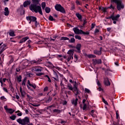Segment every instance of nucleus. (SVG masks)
<instances>
[{
    "instance_id": "nucleus-1",
    "label": "nucleus",
    "mask_w": 125,
    "mask_h": 125,
    "mask_svg": "<svg viewBox=\"0 0 125 125\" xmlns=\"http://www.w3.org/2000/svg\"><path fill=\"white\" fill-rule=\"evenodd\" d=\"M39 4H37L36 3H33L29 6V9L32 12H35V13H40L41 15H42V7L39 5Z\"/></svg>"
},
{
    "instance_id": "nucleus-2",
    "label": "nucleus",
    "mask_w": 125,
    "mask_h": 125,
    "mask_svg": "<svg viewBox=\"0 0 125 125\" xmlns=\"http://www.w3.org/2000/svg\"><path fill=\"white\" fill-rule=\"evenodd\" d=\"M17 123L21 125H33V123L30 122V118L28 117H25L23 119H18Z\"/></svg>"
},
{
    "instance_id": "nucleus-3",
    "label": "nucleus",
    "mask_w": 125,
    "mask_h": 125,
    "mask_svg": "<svg viewBox=\"0 0 125 125\" xmlns=\"http://www.w3.org/2000/svg\"><path fill=\"white\" fill-rule=\"evenodd\" d=\"M113 2L116 3V7L119 11H121L122 9L125 8V5L123 3L122 1L120 0H112Z\"/></svg>"
},
{
    "instance_id": "nucleus-4",
    "label": "nucleus",
    "mask_w": 125,
    "mask_h": 125,
    "mask_svg": "<svg viewBox=\"0 0 125 125\" xmlns=\"http://www.w3.org/2000/svg\"><path fill=\"white\" fill-rule=\"evenodd\" d=\"M55 9H56L57 11H59L61 13H63V14H66L65 8H64V7L60 4H56L55 6Z\"/></svg>"
},
{
    "instance_id": "nucleus-5",
    "label": "nucleus",
    "mask_w": 125,
    "mask_h": 125,
    "mask_svg": "<svg viewBox=\"0 0 125 125\" xmlns=\"http://www.w3.org/2000/svg\"><path fill=\"white\" fill-rule=\"evenodd\" d=\"M34 70L35 72H36L35 74L36 76H38V77H40L41 76H42V75H44L43 73H42V67L41 66H35L34 68Z\"/></svg>"
},
{
    "instance_id": "nucleus-6",
    "label": "nucleus",
    "mask_w": 125,
    "mask_h": 125,
    "mask_svg": "<svg viewBox=\"0 0 125 125\" xmlns=\"http://www.w3.org/2000/svg\"><path fill=\"white\" fill-rule=\"evenodd\" d=\"M73 92L74 93H75L76 96L79 95V94H81V91H80V89L78 88V87L77 86V82H75L73 84Z\"/></svg>"
},
{
    "instance_id": "nucleus-7",
    "label": "nucleus",
    "mask_w": 125,
    "mask_h": 125,
    "mask_svg": "<svg viewBox=\"0 0 125 125\" xmlns=\"http://www.w3.org/2000/svg\"><path fill=\"white\" fill-rule=\"evenodd\" d=\"M26 20L27 21H31L32 22H35L37 20V18L35 16H28L26 17Z\"/></svg>"
},
{
    "instance_id": "nucleus-8",
    "label": "nucleus",
    "mask_w": 125,
    "mask_h": 125,
    "mask_svg": "<svg viewBox=\"0 0 125 125\" xmlns=\"http://www.w3.org/2000/svg\"><path fill=\"white\" fill-rule=\"evenodd\" d=\"M42 59H38L36 61H32L31 62V64H35V65H39L42 64Z\"/></svg>"
},
{
    "instance_id": "nucleus-9",
    "label": "nucleus",
    "mask_w": 125,
    "mask_h": 125,
    "mask_svg": "<svg viewBox=\"0 0 125 125\" xmlns=\"http://www.w3.org/2000/svg\"><path fill=\"white\" fill-rule=\"evenodd\" d=\"M92 62H93V64L94 66H95V65L96 64H101V63H102V61L101 60V59H93L92 60Z\"/></svg>"
},
{
    "instance_id": "nucleus-10",
    "label": "nucleus",
    "mask_w": 125,
    "mask_h": 125,
    "mask_svg": "<svg viewBox=\"0 0 125 125\" xmlns=\"http://www.w3.org/2000/svg\"><path fill=\"white\" fill-rule=\"evenodd\" d=\"M120 15L118 14L116 16L111 15L110 17V19H112V21H119V18H120Z\"/></svg>"
},
{
    "instance_id": "nucleus-11",
    "label": "nucleus",
    "mask_w": 125,
    "mask_h": 125,
    "mask_svg": "<svg viewBox=\"0 0 125 125\" xmlns=\"http://www.w3.org/2000/svg\"><path fill=\"white\" fill-rule=\"evenodd\" d=\"M32 44L33 42L30 40L27 42L26 44H28V47L29 49H33V48H34V46H32Z\"/></svg>"
},
{
    "instance_id": "nucleus-12",
    "label": "nucleus",
    "mask_w": 125,
    "mask_h": 125,
    "mask_svg": "<svg viewBox=\"0 0 125 125\" xmlns=\"http://www.w3.org/2000/svg\"><path fill=\"white\" fill-rule=\"evenodd\" d=\"M31 0H25L23 2V6L24 7H27L28 5H31Z\"/></svg>"
},
{
    "instance_id": "nucleus-13",
    "label": "nucleus",
    "mask_w": 125,
    "mask_h": 125,
    "mask_svg": "<svg viewBox=\"0 0 125 125\" xmlns=\"http://www.w3.org/2000/svg\"><path fill=\"white\" fill-rule=\"evenodd\" d=\"M82 47V44L80 43H77L76 45V46H75V48L77 49V52L78 53H81V48Z\"/></svg>"
},
{
    "instance_id": "nucleus-14",
    "label": "nucleus",
    "mask_w": 125,
    "mask_h": 125,
    "mask_svg": "<svg viewBox=\"0 0 125 125\" xmlns=\"http://www.w3.org/2000/svg\"><path fill=\"white\" fill-rule=\"evenodd\" d=\"M108 8H110V7H108L107 8H105V7H99V10H102V11H103V12H104L105 14H107V9H108Z\"/></svg>"
},
{
    "instance_id": "nucleus-15",
    "label": "nucleus",
    "mask_w": 125,
    "mask_h": 125,
    "mask_svg": "<svg viewBox=\"0 0 125 125\" xmlns=\"http://www.w3.org/2000/svg\"><path fill=\"white\" fill-rule=\"evenodd\" d=\"M28 40H29V37H23L20 41L19 43H23Z\"/></svg>"
},
{
    "instance_id": "nucleus-16",
    "label": "nucleus",
    "mask_w": 125,
    "mask_h": 125,
    "mask_svg": "<svg viewBox=\"0 0 125 125\" xmlns=\"http://www.w3.org/2000/svg\"><path fill=\"white\" fill-rule=\"evenodd\" d=\"M6 46H7L6 44H3V45H2L1 46V49L0 51H1V52H3V51H5V49H6Z\"/></svg>"
},
{
    "instance_id": "nucleus-17",
    "label": "nucleus",
    "mask_w": 125,
    "mask_h": 125,
    "mask_svg": "<svg viewBox=\"0 0 125 125\" xmlns=\"http://www.w3.org/2000/svg\"><path fill=\"white\" fill-rule=\"evenodd\" d=\"M104 84H105V85H110V81H109L108 78L104 79Z\"/></svg>"
},
{
    "instance_id": "nucleus-18",
    "label": "nucleus",
    "mask_w": 125,
    "mask_h": 125,
    "mask_svg": "<svg viewBox=\"0 0 125 125\" xmlns=\"http://www.w3.org/2000/svg\"><path fill=\"white\" fill-rule=\"evenodd\" d=\"M76 16L80 21H83V16L80 13H76Z\"/></svg>"
},
{
    "instance_id": "nucleus-19",
    "label": "nucleus",
    "mask_w": 125,
    "mask_h": 125,
    "mask_svg": "<svg viewBox=\"0 0 125 125\" xmlns=\"http://www.w3.org/2000/svg\"><path fill=\"white\" fill-rule=\"evenodd\" d=\"M26 83H27V77H25L23 79L21 85L23 86H26Z\"/></svg>"
},
{
    "instance_id": "nucleus-20",
    "label": "nucleus",
    "mask_w": 125,
    "mask_h": 125,
    "mask_svg": "<svg viewBox=\"0 0 125 125\" xmlns=\"http://www.w3.org/2000/svg\"><path fill=\"white\" fill-rule=\"evenodd\" d=\"M73 30L74 31L75 34L79 35V33L80 32V29L77 27H74L73 28Z\"/></svg>"
},
{
    "instance_id": "nucleus-21",
    "label": "nucleus",
    "mask_w": 125,
    "mask_h": 125,
    "mask_svg": "<svg viewBox=\"0 0 125 125\" xmlns=\"http://www.w3.org/2000/svg\"><path fill=\"white\" fill-rule=\"evenodd\" d=\"M67 54H68L69 56H73V55H74V50H69L67 52Z\"/></svg>"
},
{
    "instance_id": "nucleus-22",
    "label": "nucleus",
    "mask_w": 125,
    "mask_h": 125,
    "mask_svg": "<svg viewBox=\"0 0 125 125\" xmlns=\"http://www.w3.org/2000/svg\"><path fill=\"white\" fill-rule=\"evenodd\" d=\"M93 52L96 55H101L102 54V52H100V51L97 50H94Z\"/></svg>"
},
{
    "instance_id": "nucleus-23",
    "label": "nucleus",
    "mask_w": 125,
    "mask_h": 125,
    "mask_svg": "<svg viewBox=\"0 0 125 125\" xmlns=\"http://www.w3.org/2000/svg\"><path fill=\"white\" fill-rule=\"evenodd\" d=\"M68 42L70 43H75V42H76V40H75V38H71L70 40V39H69Z\"/></svg>"
},
{
    "instance_id": "nucleus-24",
    "label": "nucleus",
    "mask_w": 125,
    "mask_h": 125,
    "mask_svg": "<svg viewBox=\"0 0 125 125\" xmlns=\"http://www.w3.org/2000/svg\"><path fill=\"white\" fill-rule=\"evenodd\" d=\"M78 100L79 99L77 98H76L75 100L73 101L72 104H73V105H74L75 106H77Z\"/></svg>"
},
{
    "instance_id": "nucleus-25",
    "label": "nucleus",
    "mask_w": 125,
    "mask_h": 125,
    "mask_svg": "<svg viewBox=\"0 0 125 125\" xmlns=\"http://www.w3.org/2000/svg\"><path fill=\"white\" fill-rule=\"evenodd\" d=\"M20 92L21 93V95L22 97H25V95L24 94L25 92L23 91V90H22V87H20Z\"/></svg>"
},
{
    "instance_id": "nucleus-26",
    "label": "nucleus",
    "mask_w": 125,
    "mask_h": 125,
    "mask_svg": "<svg viewBox=\"0 0 125 125\" xmlns=\"http://www.w3.org/2000/svg\"><path fill=\"white\" fill-rule=\"evenodd\" d=\"M45 11L46 13H49L51 11V9L48 7H46L45 8Z\"/></svg>"
},
{
    "instance_id": "nucleus-27",
    "label": "nucleus",
    "mask_w": 125,
    "mask_h": 125,
    "mask_svg": "<svg viewBox=\"0 0 125 125\" xmlns=\"http://www.w3.org/2000/svg\"><path fill=\"white\" fill-rule=\"evenodd\" d=\"M17 81L19 83H21L22 82V76L19 75V76L17 77Z\"/></svg>"
},
{
    "instance_id": "nucleus-28",
    "label": "nucleus",
    "mask_w": 125,
    "mask_h": 125,
    "mask_svg": "<svg viewBox=\"0 0 125 125\" xmlns=\"http://www.w3.org/2000/svg\"><path fill=\"white\" fill-rule=\"evenodd\" d=\"M53 113H57V114H60V113H61L62 111L61 110L55 109L53 110Z\"/></svg>"
},
{
    "instance_id": "nucleus-29",
    "label": "nucleus",
    "mask_w": 125,
    "mask_h": 125,
    "mask_svg": "<svg viewBox=\"0 0 125 125\" xmlns=\"http://www.w3.org/2000/svg\"><path fill=\"white\" fill-rule=\"evenodd\" d=\"M7 113H9V114H13L14 113V110L12 109V108H8V110H7Z\"/></svg>"
},
{
    "instance_id": "nucleus-30",
    "label": "nucleus",
    "mask_w": 125,
    "mask_h": 125,
    "mask_svg": "<svg viewBox=\"0 0 125 125\" xmlns=\"http://www.w3.org/2000/svg\"><path fill=\"white\" fill-rule=\"evenodd\" d=\"M9 35L10 37H15V36H16L15 33H14V31H10L9 33Z\"/></svg>"
},
{
    "instance_id": "nucleus-31",
    "label": "nucleus",
    "mask_w": 125,
    "mask_h": 125,
    "mask_svg": "<svg viewBox=\"0 0 125 125\" xmlns=\"http://www.w3.org/2000/svg\"><path fill=\"white\" fill-rule=\"evenodd\" d=\"M42 9H44L45 8V6H46V4L45 2H42L41 4Z\"/></svg>"
},
{
    "instance_id": "nucleus-32",
    "label": "nucleus",
    "mask_w": 125,
    "mask_h": 125,
    "mask_svg": "<svg viewBox=\"0 0 125 125\" xmlns=\"http://www.w3.org/2000/svg\"><path fill=\"white\" fill-rule=\"evenodd\" d=\"M60 41H69V38L68 37H62Z\"/></svg>"
},
{
    "instance_id": "nucleus-33",
    "label": "nucleus",
    "mask_w": 125,
    "mask_h": 125,
    "mask_svg": "<svg viewBox=\"0 0 125 125\" xmlns=\"http://www.w3.org/2000/svg\"><path fill=\"white\" fill-rule=\"evenodd\" d=\"M53 72H54V76H55V77L58 78V74H57V73H58V74H60V73H59L58 71H57V70H53Z\"/></svg>"
},
{
    "instance_id": "nucleus-34",
    "label": "nucleus",
    "mask_w": 125,
    "mask_h": 125,
    "mask_svg": "<svg viewBox=\"0 0 125 125\" xmlns=\"http://www.w3.org/2000/svg\"><path fill=\"white\" fill-rule=\"evenodd\" d=\"M10 119L12 121H15V119H16V115H12L10 117Z\"/></svg>"
},
{
    "instance_id": "nucleus-35",
    "label": "nucleus",
    "mask_w": 125,
    "mask_h": 125,
    "mask_svg": "<svg viewBox=\"0 0 125 125\" xmlns=\"http://www.w3.org/2000/svg\"><path fill=\"white\" fill-rule=\"evenodd\" d=\"M88 58H96V56L95 55H92V54H89L87 55Z\"/></svg>"
},
{
    "instance_id": "nucleus-36",
    "label": "nucleus",
    "mask_w": 125,
    "mask_h": 125,
    "mask_svg": "<svg viewBox=\"0 0 125 125\" xmlns=\"http://www.w3.org/2000/svg\"><path fill=\"white\" fill-rule=\"evenodd\" d=\"M109 19H110V17H107L106 19L104 20L105 22V24L110 25V23H109Z\"/></svg>"
},
{
    "instance_id": "nucleus-37",
    "label": "nucleus",
    "mask_w": 125,
    "mask_h": 125,
    "mask_svg": "<svg viewBox=\"0 0 125 125\" xmlns=\"http://www.w3.org/2000/svg\"><path fill=\"white\" fill-rule=\"evenodd\" d=\"M52 100V98L49 97L46 100V103H49V102H51V101Z\"/></svg>"
},
{
    "instance_id": "nucleus-38",
    "label": "nucleus",
    "mask_w": 125,
    "mask_h": 125,
    "mask_svg": "<svg viewBox=\"0 0 125 125\" xmlns=\"http://www.w3.org/2000/svg\"><path fill=\"white\" fill-rule=\"evenodd\" d=\"M32 3L40 4V0H32Z\"/></svg>"
},
{
    "instance_id": "nucleus-39",
    "label": "nucleus",
    "mask_w": 125,
    "mask_h": 125,
    "mask_svg": "<svg viewBox=\"0 0 125 125\" xmlns=\"http://www.w3.org/2000/svg\"><path fill=\"white\" fill-rule=\"evenodd\" d=\"M16 113H17V116H18V117H21L22 116V112H21L19 110H18L17 111H16Z\"/></svg>"
},
{
    "instance_id": "nucleus-40",
    "label": "nucleus",
    "mask_w": 125,
    "mask_h": 125,
    "mask_svg": "<svg viewBox=\"0 0 125 125\" xmlns=\"http://www.w3.org/2000/svg\"><path fill=\"white\" fill-rule=\"evenodd\" d=\"M29 86H31V87H33L34 89H36L37 88V85L36 84H31Z\"/></svg>"
},
{
    "instance_id": "nucleus-41",
    "label": "nucleus",
    "mask_w": 125,
    "mask_h": 125,
    "mask_svg": "<svg viewBox=\"0 0 125 125\" xmlns=\"http://www.w3.org/2000/svg\"><path fill=\"white\" fill-rule=\"evenodd\" d=\"M49 20H50V21H55V19L53 18V17H52V16L50 15L49 17Z\"/></svg>"
},
{
    "instance_id": "nucleus-42",
    "label": "nucleus",
    "mask_w": 125,
    "mask_h": 125,
    "mask_svg": "<svg viewBox=\"0 0 125 125\" xmlns=\"http://www.w3.org/2000/svg\"><path fill=\"white\" fill-rule=\"evenodd\" d=\"M75 38L76 40H82V37L80 35H75Z\"/></svg>"
},
{
    "instance_id": "nucleus-43",
    "label": "nucleus",
    "mask_w": 125,
    "mask_h": 125,
    "mask_svg": "<svg viewBox=\"0 0 125 125\" xmlns=\"http://www.w3.org/2000/svg\"><path fill=\"white\" fill-rule=\"evenodd\" d=\"M102 101L104 102V104H105V105H109L108 102H107V101H106V100H105L103 97L102 98Z\"/></svg>"
},
{
    "instance_id": "nucleus-44",
    "label": "nucleus",
    "mask_w": 125,
    "mask_h": 125,
    "mask_svg": "<svg viewBox=\"0 0 125 125\" xmlns=\"http://www.w3.org/2000/svg\"><path fill=\"white\" fill-rule=\"evenodd\" d=\"M72 59H73V56H68L67 59V62H69V61H70Z\"/></svg>"
},
{
    "instance_id": "nucleus-45",
    "label": "nucleus",
    "mask_w": 125,
    "mask_h": 125,
    "mask_svg": "<svg viewBox=\"0 0 125 125\" xmlns=\"http://www.w3.org/2000/svg\"><path fill=\"white\" fill-rule=\"evenodd\" d=\"M85 92H86V93H91V92H90V90L86 88L84 89Z\"/></svg>"
},
{
    "instance_id": "nucleus-46",
    "label": "nucleus",
    "mask_w": 125,
    "mask_h": 125,
    "mask_svg": "<svg viewBox=\"0 0 125 125\" xmlns=\"http://www.w3.org/2000/svg\"><path fill=\"white\" fill-rule=\"evenodd\" d=\"M111 83H112L111 86L113 89V94H114V91H115V88H114V84H113V82H112V80H110V84H111Z\"/></svg>"
},
{
    "instance_id": "nucleus-47",
    "label": "nucleus",
    "mask_w": 125,
    "mask_h": 125,
    "mask_svg": "<svg viewBox=\"0 0 125 125\" xmlns=\"http://www.w3.org/2000/svg\"><path fill=\"white\" fill-rule=\"evenodd\" d=\"M83 35H84V36H89V32L88 31L84 32V33H83Z\"/></svg>"
},
{
    "instance_id": "nucleus-48",
    "label": "nucleus",
    "mask_w": 125,
    "mask_h": 125,
    "mask_svg": "<svg viewBox=\"0 0 125 125\" xmlns=\"http://www.w3.org/2000/svg\"><path fill=\"white\" fill-rule=\"evenodd\" d=\"M34 22H35V26L36 28H37L38 25H40V23H38V21H37V20L36 21H34Z\"/></svg>"
},
{
    "instance_id": "nucleus-49",
    "label": "nucleus",
    "mask_w": 125,
    "mask_h": 125,
    "mask_svg": "<svg viewBox=\"0 0 125 125\" xmlns=\"http://www.w3.org/2000/svg\"><path fill=\"white\" fill-rule=\"evenodd\" d=\"M116 119L118 120L119 119V117H120V115H119V111H117L116 112Z\"/></svg>"
},
{
    "instance_id": "nucleus-50",
    "label": "nucleus",
    "mask_w": 125,
    "mask_h": 125,
    "mask_svg": "<svg viewBox=\"0 0 125 125\" xmlns=\"http://www.w3.org/2000/svg\"><path fill=\"white\" fill-rule=\"evenodd\" d=\"M83 110H85V109H86L87 105H86V104H83Z\"/></svg>"
},
{
    "instance_id": "nucleus-51",
    "label": "nucleus",
    "mask_w": 125,
    "mask_h": 125,
    "mask_svg": "<svg viewBox=\"0 0 125 125\" xmlns=\"http://www.w3.org/2000/svg\"><path fill=\"white\" fill-rule=\"evenodd\" d=\"M74 59H75V62L78 61V56L75 55L74 56Z\"/></svg>"
},
{
    "instance_id": "nucleus-52",
    "label": "nucleus",
    "mask_w": 125,
    "mask_h": 125,
    "mask_svg": "<svg viewBox=\"0 0 125 125\" xmlns=\"http://www.w3.org/2000/svg\"><path fill=\"white\" fill-rule=\"evenodd\" d=\"M26 85H27V88H28L29 90H31V91H34V90L32 89V88L29 86V85L27 84Z\"/></svg>"
},
{
    "instance_id": "nucleus-53",
    "label": "nucleus",
    "mask_w": 125,
    "mask_h": 125,
    "mask_svg": "<svg viewBox=\"0 0 125 125\" xmlns=\"http://www.w3.org/2000/svg\"><path fill=\"white\" fill-rule=\"evenodd\" d=\"M26 85H27V88H28L29 90H31V91H34V90L32 89V88L29 86V85L27 84Z\"/></svg>"
},
{
    "instance_id": "nucleus-54",
    "label": "nucleus",
    "mask_w": 125,
    "mask_h": 125,
    "mask_svg": "<svg viewBox=\"0 0 125 125\" xmlns=\"http://www.w3.org/2000/svg\"><path fill=\"white\" fill-rule=\"evenodd\" d=\"M84 32V31H83L82 30H80L79 32V34L83 35Z\"/></svg>"
},
{
    "instance_id": "nucleus-55",
    "label": "nucleus",
    "mask_w": 125,
    "mask_h": 125,
    "mask_svg": "<svg viewBox=\"0 0 125 125\" xmlns=\"http://www.w3.org/2000/svg\"><path fill=\"white\" fill-rule=\"evenodd\" d=\"M47 90H48V87H47V86L45 87L44 88L43 91L44 92H45L47 91Z\"/></svg>"
},
{
    "instance_id": "nucleus-56",
    "label": "nucleus",
    "mask_w": 125,
    "mask_h": 125,
    "mask_svg": "<svg viewBox=\"0 0 125 125\" xmlns=\"http://www.w3.org/2000/svg\"><path fill=\"white\" fill-rule=\"evenodd\" d=\"M68 46L70 48H76V46H73V45L69 44L68 45Z\"/></svg>"
},
{
    "instance_id": "nucleus-57",
    "label": "nucleus",
    "mask_w": 125,
    "mask_h": 125,
    "mask_svg": "<svg viewBox=\"0 0 125 125\" xmlns=\"http://www.w3.org/2000/svg\"><path fill=\"white\" fill-rule=\"evenodd\" d=\"M95 34H97L98 33H99V29H98V28H96L94 31Z\"/></svg>"
},
{
    "instance_id": "nucleus-58",
    "label": "nucleus",
    "mask_w": 125,
    "mask_h": 125,
    "mask_svg": "<svg viewBox=\"0 0 125 125\" xmlns=\"http://www.w3.org/2000/svg\"><path fill=\"white\" fill-rule=\"evenodd\" d=\"M86 23H87V21H86L85 20H83V25L84 26H85V24H86Z\"/></svg>"
},
{
    "instance_id": "nucleus-59",
    "label": "nucleus",
    "mask_w": 125,
    "mask_h": 125,
    "mask_svg": "<svg viewBox=\"0 0 125 125\" xmlns=\"http://www.w3.org/2000/svg\"><path fill=\"white\" fill-rule=\"evenodd\" d=\"M54 68H55V69H57V70H58V71H60V70H61V68L59 67L58 66H54Z\"/></svg>"
},
{
    "instance_id": "nucleus-60",
    "label": "nucleus",
    "mask_w": 125,
    "mask_h": 125,
    "mask_svg": "<svg viewBox=\"0 0 125 125\" xmlns=\"http://www.w3.org/2000/svg\"><path fill=\"white\" fill-rule=\"evenodd\" d=\"M58 37V36L57 35H55L52 36V38H53V39H54V40H56V39Z\"/></svg>"
},
{
    "instance_id": "nucleus-61",
    "label": "nucleus",
    "mask_w": 125,
    "mask_h": 125,
    "mask_svg": "<svg viewBox=\"0 0 125 125\" xmlns=\"http://www.w3.org/2000/svg\"><path fill=\"white\" fill-rule=\"evenodd\" d=\"M4 14L5 16H8V15L9 14V12H4Z\"/></svg>"
},
{
    "instance_id": "nucleus-62",
    "label": "nucleus",
    "mask_w": 125,
    "mask_h": 125,
    "mask_svg": "<svg viewBox=\"0 0 125 125\" xmlns=\"http://www.w3.org/2000/svg\"><path fill=\"white\" fill-rule=\"evenodd\" d=\"M20 8H21V10H25V9H24V5H21V6H20Z\"/></svg>"
},
{
    "instance_id": "nucleus-63",
    "label": "nucleus",
    "mask_w": 125,
    "mask_h": 125,
    "mask_svg": "<svg viewBox=\"0 0 125 125\" xmlns=\"http://www.w3.org/2000/svg\"><path fill=\"white\" fill-rule=\"evenodd\" d=\"M75 2L77 5H81V2L79 0H77Z\"/></svg>"
},
{
    "instance_id": "nucleus-64",
    "label": "nucleus",
    "mask_w": 125,
    "mask_h": 125,
    "mask_svg": "<svg viewBox=\"0 0 125 125\" xmlns=\"http://www.w3.org/2000/svg\"><path fill=\"white\" fill-rule=\"evenodd\" d=\"M95 23H92L91 24V29H94V27H95Z\"/></svg>"
}]
</instances>
